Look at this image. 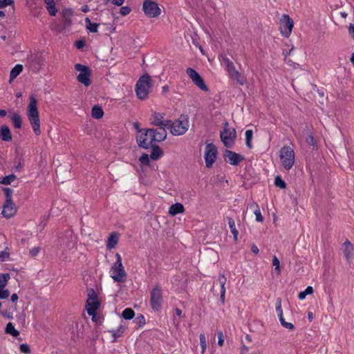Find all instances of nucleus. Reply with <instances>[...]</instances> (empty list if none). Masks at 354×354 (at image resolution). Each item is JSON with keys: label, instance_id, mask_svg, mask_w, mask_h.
<instances>
[{"label": "nucleus", "instance_id": "39448f33", "mask_svg": "<svg viewBox=\"0 0 354 354\" xmlns=\"http://www.w3.org/2000/svg\"><path fill=\"white\" fill-rule=\"evenodd\" d=\"M189 127V116L185 114H181L178 119L173 122L171 133L174 136L184 135L188 131Z\"/></svg>", "mask_w": 354, "mask_h": 354}, {"label": "nucleus", "instance_id": "f3484780", "mask_svg": "<svg viewBox=\"0 0 354 354\" xmlns=\"http://www.w3.org/2000/svg\"><path fill=\"white\" fill-rule=\"evenodd\" d=\"M60 239L66 247L68 248H73L77 242V237L71 230H66L65 234L61 236Z\"/></svg>", "mask_w": 354, "mask_h": 354}, {"label": "nucleus", "instance_id": "e2e57ef3", "mask_svg": "<svg viewBox=\"0 0 354 354\" xmlns=\"http://www.w3.org/2000/svg\"><path fill=\"white\" fill-rule=\"evenodd\" d=\"M348 32L350 35L354 38V24H350L348 27Z\"/></svg>", "mask_w": 354, "mask_h": 354}, {"label": "nucleus", "instance_id": "f8f14e48", "mask_svg": "<svg viewBox=\"0 0 354 354\" xmlns=\"http://www.w3.org/2000/svg\"><path fill=\"white\" fill-rule=\"evenodd\" d=\"M186 73L187 75L192 80L194 84L196 85L198 88L204 91H207L208 90L207 86L205 84L203 79L199 75V73L194 69L192 68H187L186 70Z\"/></svg>", "mask_w": 354, "mask_h": 354}, {"label": "nucleus", "instance_id": "7ed1b4c3", "mask_svg": "<svg viewBox=\"0 0 354 354\" xmlns=\"http://www.w3.org/2000/svg\"><path fill=\"white\" fill-rule=\"evenodd\" d=\"M116 261L112 266L110 270L111 277L114 281L123 283L127 279V273L124 270V266L122 263L121 256L117 253L115 254Z\"/></svg>", "mask_w": 354, "mask_h": 354}, {"label": "nucleus", "instance_id": "c03bdc74", "mask_svg": "<svg viewBox=\"0 0 354 354\" xmlns=\"http://www.w3.org/2000/svg\"><path fill=\"white\" fill-rule=\"evenodd\" d=\"M272 265L273 266H274L275 271L277 272L278 274H279L281 271L280 267V261L276 256H274L272 259Z\"/></svg>", "mask_w": 354, "mask_h": 354}, {"label": "nucleus", "instance_id": "412c9836", "mask_svg": "<svg viewBox=\"0 0 354 354\" xmlns=\"http://www.w3.org/2000/svg\"><path fill=\"white\" fill-rule=\"evenodd\" d=\"M150 147H151V152L150 154V158L153 160H158L163 155V151L161 148L156 145H151Z\"/></svg>", "mask_w": 354, "mask_h": 354}, {"label": "nucleus", "instance_id": "13d9d810", "mask_svg": "<svg viewBox=\"0 0 354 354\" xmlns=\"http://www.w3.org/2000/svg\"><path fill=\"white\" fill-rule=\"evenodd\" d=\"M40 251V248L38 247H35L32 249L30 250V254L32 257H35L38 254L39 252Z\"/></svg>", "mask_w": 354, "mask_h": 354}, {"label": "nucleus", "instance_id": "72a5a7b5", "mask_svg": "<svg viewBox=\"0 0 354 354\" xmlns=\"http://www.w3.org/2000/svg\"><path fill=\"white\" fill-rule=\"evenodd\" d=\"M230 77L236 80L240 85H243L246 82L245 77L243 75H241L238 71H236L234 74H232L230 75Z\"/></svg>", "mask_w": 354, "mask_h": 354}, {"label": "nucleus", "instance_id": "20e7f679", "mask_svg": "<svg viewBox=\"0 0 354 354\" xmlns=\"http://www.w3.org/2000/svg\"><path fill=\"white\" fill-rule=\"evenodd\" d=\"M151 77L145 75L140 77L136 85V92L138 97L140 100H145L149 95V90L151 87Z\"/></svg>", "mask_w": 354, "mask_h": 354}, {"label": "nucleus", "instance_id": "338daca9", "mask_svg": "<svg viewBox=\"0 0 354 354\" xmlns=\"http://www.w3.org/2000/svg\"><path fill=\"white\" fill-rule=\"evenodd\" d=\"M124 1V0H113L112 3L115 6H120L123 4Z\"/></svg>", "mask_w": 354, "mask_h": 354}, {"label": "nucleus", "instance_id": "a19ab883", "mask_svg": "<svg viewBox=\"0 0 354 354\" xmlns=\"http://www.w3.org/2000/svg\"><path fill=\"white\" fill-rule=\"evenodd\" d=\"M313 293V288L312 286H308L305 290L300 292L298 295V298L303 300L306 298L307 295Z\"/></svg>", "mask_w": 354, "mask_h": 354}, {"label": "nucleus", "instance_id": "864d4df0", "mask_svg": "<svg viewBox=\"0 0 354 354\" xmlns=\"http://www.w3.org/2000/svg\"><path fill=\"white\" fill-rule=\"evenodd\" d=\"M10 292L8 290H4V288H0V299H3L9 297Z\"/></svg>", "mask_w": 354, "mask_h": 354}, {"label": "nucleus", "instance_id": "cd10ccee", "mask_svg": "<svg viewBox=\"0 0 354 354\" xmlns=\"http://www.w3.org/2000/svg\"><path fill=\"white\" fill-rule=\"evenodd\" d=\"M63 20L64 23L70 26L72 24L71 17L73 15V11L71 8L64 9L62 12Z\"/></svg>", "mask_w": 354, "mask_h": 354}, {"label": "nucleus", "instance_id": "4468645a", "mask_svg": "<svg viewBox=\"0 0 354 354\" xmlns=\"http://www.w3.org/2000/svg\"><path fill=\"white\" fill-rule=\"evenodd\" d=\"M293 26V20L288 15H283L281 19L280 27L282 35L288 37L292 32Z\"/></svg>", "mask_w": 354, "mask_h": 354}, {"label": "nucleus", "instance_id": "8fccbe9b", "mask_svg": "<svg viewBox=\"0 0 354 354\" xmlns=\"http://www.w3.org/2000/svg\"><path fill=\"white\" fill-rule=\"evenodd\" d=\"M134 322H136V325L138 326H142L145 324V317L142 315H138L134 320Z\"/></svg>", "mask_w": 354, "mask_h": 354}, {"label": "nucleus", "instance_id": "0eeeda50", "mask_svg": "<svg viewBox=\"0 0 354 354\" xmlns=\"http://www.w3.org/2000/svg\"><path fill=\"white\" fill-rule=\"evenodd\" d=\"M279 157L283 167L290 170L295 164V152L290 146H283L280 151Z\"/></svg>", "mask_w": 354, "mask_h": 354}, {"label": "nucleus", "instance_id": "4d7b16f0", "mask_svg": "<svg viewBox=\"0 0 354 354\" xmlns=\"http://www.w3.org/2000/svg\"><path fill=\"white\" fill-rule=\"evenodd\" d=\"M226 69L229 73V75L230 76L232 74H234L237 70L235 68L234 64L232 63L230 64L229 66L226 67Z\"/></svg>", "mask_w": 354, "mask_h": 354}, {"label": "nucleus", "instance_id": "f704fd0d", "mask_svg": "<svg viewBox=\"0 0 354 354\" xmlns=\"http://www.w3.org/2000/svg\"><path fill=\"white\" fill-rule=\"evenodd\" d=\"M5 332L6 333L10 334L13 337H17L19 335V332L15 329L14 325L11 322L7 324Z\"/></svg>", "mask_w": 354, "mask_h": 354}, {"label": "nucleus", "instance_id": "9b49d317", "mask_svg": "<svg viewBox=\"0 0 354 354\" xmlns=\"http://www.w3.org/2000/svg\"><path fill=\"white\" fill-rule=\"evenodd\" d=\"M145 14L149 17H156L160 15L158 4L152 0H145L142 5Z\"/></svg>", "mask_w": 354, "mask_h": 354}, {"label": "nucleus", "instance_id": "79ce46f5", "mask_svg": "<svg viewBox=\"0 0 354 354\" xmlns=\"http://www.w3.org/2000/svg\"><path fill=\"white\" fill-rule=\"evenodd\" d=\"M274 185H275V186H277L281 189H285L286 187V182L281 178L280 176H277L275 177Z\"/></svg>", "mask_w": 354, "mask_h": 354}, {"label": "nucleus", "instance_id": "49530a36", "mask_svg": "<svg viewBox=\"0 0 354 354\" xmlns=\"http://www.w3.org/2000/svg\"><path fill=\"white\" fill-rule=\"evenodd\" d=\"M256 209L254 210V214L256 216V221L258 222H263V217L261 215L259 207L257 204H256Z\"/></svg>", "mask_w": 354, "mask_h": 354}, {"label": "nucleus", "instance_id": "7c9ffc66", "mask_svg": "<svg viewBox=\"0 0 354 354\" xmlns=\"http://www.w3.org/2000/svg\"><path fill=\"white\" fill-rule=\"evenodd\" d=\"M118 236L117 234L112 233L108 239V241H107V244H106L107 248L111 249V248H115V246L118 243Z\"/></svg>", "mask_w": 354, "mask_h": 354}, {"label": "nucleus", "instance_id": "09e8293b", "mask_svg": "<svg viewBox=\"0 0 354 354\" xmlns=\"http://www.w3.org/2000/svg\"><path fill=\"white\" fill-rule=\"evenodd\" d=\"M306 142L310 146H315L317 144V142L312 133H310L306 138Z\"/></svg>", "mask_w": 354, "mask_h": 354}, {"label": "nucleus", "instance_id": "4c0bfd02", "mask_svg": "<svg viewBox=\"0 0 354 354\" xmlns=\"http://www.w3.org/2000/svg\"><path fill=\"white\" fill-rule=\"evenodd\" d=\"M46 9L48 12H49L50 16H55L57 14V8L55 6V2L51 1L50 3H46Z\"/></svg>", "mask_w": 354, "mask_h": 354}, {"label": "nucleus", "instance_id": "2eb2a0df", "mask_svg": "<svg viewBox=\"0 0 354 354\" xmlns=\"http://www.w3.org/2000/svg\"><path fill=\"white\" fill-rule=\"evenodd\" d=\"M276 312L277 313L279 322L283 328L291 331L295 329L294 324L290 322H286L283 317V310L281 308V299L280 298L277 299Z\"/></svg>", "mask_w": 354, "mask_h": 354}, {"label": "nucleus", "instance_id": "58836bf2", "mask_svg": "<svg viewBox=\"0 0 354 354\" xmlns=\"http://www.w3.org/2000/svg\"><path fill=\"white\" fill-rule=\"evenodd\" d=\"M16 178L17 176L15 174L6 176L0 180V183L3 185H10Z\"/></svg>", "mask_w": 354, "mask_h": 354}, {"label": "nucleus", "instance_id": "a878e982", "mask_svg": "<svg viewBox=\"0 0 354 354\" xmlns=\"http://www.w3.org/2000/svg\"><path fill=\"white\" fill-rule=\"evenodd\" d=\"M227 220L228 222L229 227L230 228V231L233 235L234 240L235 242H236L238 240L239 232L236 228L235 222L232 218L229 216L227 217Z\"/></svg>", "mask_w": 354, "mask_h": 354}, {"label": "nucleus", "instance_id": "c756f323", "mask_svg": "<svg viewBox=\"0 0 354 354\" xmlns=\"http://www.w3.org/2000/svg\"><path fill=\"white\" fill-rule=\"evenodd\" d=\"M23 66L21 64H17L13 67L10 73V81L15 80L22 71Z\"/></svg>", "mask_w": 354, "mask_h": 354}, {"label": "nucleus", "instance_id": "6e6552de", "mask_svg": "<svg viewBox=\"0 0 354 354\" xmlns=\"http://www.w3.org/2000/svg\"><path fill=\"white\" fill-rule=\"evenodd\" d=\"M100 307V302L97 300V297L93 288L88 290V299L86 301V308L88 315L93 316V319L95 315L97 309Z\"/></svg>", "mask_w": 354, "mask_h": 354}, {"label": "nucleus", "instance_id": "3c124183", "mask_svg": "<svg viewBox=\"0 0 354 354\" xmlns=\"http://www.w3.org/2000/svg\"><path fill=\"white\" fill-rule=\"evenodd\" d=\"M160 126L164 127L165 129H166L167 128V129H170V130H171L173 127V122L170 120H165L163 119L162 122V124H160Z\"/></svg>", "mask_w": 354, "mask_h": 354}, {"label": "nucleus", "instance_id": "6e6d98bb", "mask_svg": "<svg viewBox=\"0 0 354 354\" xmlns=\"http://www.w3.org/2000/svg\"><path fill=\"white\" fill-rule=\"evenodd\" d=\"M217 336H218V344L220 346H222L223 345V343H224L223 335L222 331H218L217 332Z\"/></svg>", "mask_w": 354, "mask_h": 354}, {"label": "nucleus", "instance_id": "ddd939ff", "mask_svg": "<svg viewBox=\"0 0 354 354\" xmlns=\"http://www.w3.org/2000/svg\"><path fill=\"white\" fill-rule=\"evenodd\" d=\"M217 149L213 144H207L205 147V160L207 168H210L216 159Z\"/></svg>", "mask_w": 354, "mask_h": 354}, {"label": "nucleus", "instance_id": "e433bc0d", "mask_svg": "<svg viewBox=\"0 0 354 354\" xmlns=\"http://www.w3.org/2000/svg\"><path fill=\"white\" fill-rule=\"evenodd\" d=\"M245 145L249 148L251 149L252 147V140L253 137V131L251 129H248L245 133Z\"/></svg>", "mask_w": 354, "mask_h": 354}, {"label": "nucleus", "instance_id": "de8ad7c7", "mask_svg": "<svg viewBox=\"0 0 354 354\" xmlns=\"http://www.w3.org/2000/svg\"><path fill=\"white\" fill-rule=\"evenodd\" d=\"M142 165L149 166L150 164V160L149 156L147 153H143L139 158Z\"/></svg>", "mask_w": 354, "mask_h": 354}, {"label": "nucleus", "instance_id": "aec40b11", "mask_svg": "<svg viewBox=\"0 0 354 354\" xmlns=\"http://www.w3.org/2000/svg\"><path fill=\"white\" fill-rule=\"evenodd\" d=\"M218 281L219 283V285L221 286V292H220V301L221 302L224 304L225 301V284L227 281V278L223 274L219 273L218 277Z\"/></svg>", "mask_w": 354, "mask_h": 354}, {"label": "nucleus", "instance_id": "5fc2aeb1", "mask_svg": "<svg viewBox=\"0 0 354 354\" xmlns=\"http://www.w3.org/2000/svg\"><path fill=\"white\" fill-rule=\"evenodd\" d=\"M131 12V8L128 6H124L120 8V14L123 16L129 15Z\"/></svg>", "mask_w": 354, "mask_h": 354}, {"label": "nucleus", "instance_id": "b1692460", "mask_svg": "<svg viewBox=\"0 0 354 354\" xmlns=\"http://www.w3.org/2000/svg\"><path fill=\"white\" fill-rule=\"evenodd\" d=\"M353 246L351 243L346 240L343 244V252L347 260H348L353 253Z\"/></svg>", "mask_w": 354, "mask_h": 354}, {"label": "nucleus", "instance_id": "423d86ee", "mask_svg": "<svg viewBox=\"0 0 354 354\" xmlns=\"http://www.w3.org/2000/svg\"><path fill=\"white\" fill-rule=\"evenodd\" d=\"M220 137L225 147L232 148L235 142L236 131L234 128H229L228 122H225L223 130L220 132Z\"/></svg>", "mask_w": 354, "mask_h": 354}, {"label": "nucleus", "instance_id": "052dcab7", "mask_svg": "<svg viewBox=\"0 0 354 354\" xmlns=\"http://www.w3.org/2000/svg\"><path fill=\"white\" fill-rule=\"evenodd\" d=\"M248 351H249L248 347H247L245 345H243L240 349V354H248Z\"/></svg>", "mask_w": 354, "mask_h": 354}, {"label": "nucleus", "instance_id": "4be33fe9", "mask_svg": "<svg viewBox=\"0 0 354 354\" xmlns=\"http://www.w3.org/2000/svg\"><path fill=\"white\" fill-rule=\"evenodd\" d=\"M0 136L3 141L8 142L12 140V135L8 127L4 125L0 129Z\"/></svg>", "mask_w": 354, "mask_h": 354}, {"label": "nucleus", "instance_id": "c9c22d12", "mask_svg": "<svg viewBox=\"0 0 354 354\" xmlns=\"http://www.w3.org/2000/svg\"><path fill=\"white\" fill-rule=\"evenodd\" d=\"M134 315L135 313L133 310L130 308H125L122 313V317L127 320L133 319Z\"/></svg>", "mask_w": 354, "mask_h": 354}, {"label": "nucleus", "instance_id": "bb28decb", "mask_svg": "<svg viewBox=\"0 0 354 354\" xmlns=\"http://www.w3.org/2000/svg\"><path fill=\"white\" fill-rule=\"evenodd\" d=\"M164 116L160 113L153 112L152 118L150 119L151 124L155 126H160L162 124Z\"/></svg>", "mask_w": 354, "mask_h": 354}, {"label": "nucleus", "instance_id": "603ef678", "mask_svg": "<svg viewBox=\"0 0 354 354\" xmlns=\"http://www.w3.org/2000/svg\"><path fill=\"white\" fill-rule=\"evenodd\" d=\"M19 350L21 353L28 354L30 353V346L27 344H21L19 346Z\"/></svg>", "mask_w": 354, "mask_h": 354}, {"label": "nucleus", "instance_id": "0e129e2a", "mask_svg": "<svg viewBox=\"0 0 354 354\" xmlns=\"http://www.w3.org/2000/svg\"><path fill=\"white\" fill-rule=\"evenodd\" d=\"M251 251L255 254H257L259 252L258 247L255 244L252 245Z\"/></svg>", "mask_w": 354, "mask_h": 354}, {"label": "nucleus", "instance_id": "6ab92c4d", "mask_svg": "<svg viewBox=\"0 0 354 354\" xmlns=\"http://www.w3.org/2000/svg\"><path fill=\"white\" fill-rule=\"evenodd\" d=\"M17 212V208L12 201H5L3 206L2 214L6 218H11Z\"/></svg>", "mask_w": 354, "mask_h": 354}, {"label": "nucleus", "instance_id": "bf43d9fd", "mask_svg": "<svg viewBox=\"0 0 354 354\" xmlns=\"http://www.w3.org/2000/svg\"><path fill=\"white\" fill-rule=\"evenodd\" d=\"M85 45V43L82 40H78L75 41V46L78 49L82 48Z\"/></svg>", "mask_w": 354, "mask_h": 354}, {"label": "nucleus", "instance_id": "9d476101", "mask_svg": "<svg viewBox=\"0 0 354 354\" xmlns=\"http://www.w3.org/2000/svg\"><path fill=\"white\" fill-rule=\"evenodd\" d=\"M150 303L154 310H159L162 306V294L159 285H156L151 292Z\"/></svg>", "mask_w": 354, "mask_h": 354}, {"label": "nucleus", "instance_id": "f257e3e1", "mask_svg": "<svg viewBox=\"0 0 354 354\" xmlns=\"http://www.w3.org/2000/svg\"><path fill=\"white\" fill-rule=\"evenodd\" d=\"M156 129H144V133L136 136V141L140 147L149 149L154 142H162L167 138V131L164 127L158 126Z\"/></svg>", "mask_w": 354, "mask_h": 354}, {"label": "nucleus", "instance_id": "5701e85b", "mask_svg": "<svg viewBox=\"0 0 354 354\" xmlns=\"http://www.w3.org/2000/svg\"><path fill=\"white\" fill-rule=\"evenodd\" d=\"M185 211L184 206L179 203L171 205L169 207V213L171 216H175L178 214L183 213Z\"/></svg>", "mask_w": 354, "mask_h": 354}, {"label": "nucleus", "instance_id": "2f4dec72", "mask_svg": "<svg viewBox=\"0 0 354 354\" xmlns=\"http://www.w3.org/2000/svg\"><path fill=\"white\" fill-rule=\"evenodd\" d=\"M86 27L91 32H97L99 24L92 23L89 18L85 19Z\"/></svg>", "mask_w": 354, "mask_h": 354}, {"label": "nucleus", "instance_id": "680f3d73", "mask_svg": "<svg viewBox=\"0 0 354 354\" xmlns=\"http://www.w3.org/2000/svg\"><path fill=\"white\" fill-rule=\"evenodd\" d=\"M222 59H223V62H224V64H225L226 67L229 66L230 64L233 63L232 61L230 60L229 58H227L226 57H222Z\"/></svg>", "mask_w": 354, "mask_h": 354}, {"label": "nucleus", "instance_id": "dca6fc26", "mask_svg": "<svg viewBox=\"0 0 354 354\" xmlns=\"http://www.w3.org/2000/svg\"><path fill=\"white\" fill-rule=\"evenodd\" d=\"M223 156L225 160L232 165H237L244 160L242 155L228 149H225Z\"/></svg>", "mask_w": 354, "mask_h": 354}, {"label": "nucleus", "instance_id": "a211bd4d", "mask_svg": "<svg viewBox=\"0 0 354 354\" xmlns=\"http://www.w3.org/2000/svg\"><path fill=\"white\" fill-rule=\"evenodd\" d=\"M26 6L30 9L32 15L34 17H39L43 10L39 0H26Z\"/></svg>", "mask_w": 354, "mask_h": 354}, {"label": "nucleus", "instance_id": "c85d7f7f", "mask_svg": "<svg viewBox=\"0 0 354 354\" xmlns=\"http://www.w3.org/2000/svg\"><path fill=\"white\" fill-rule=\"evenodd\" d=\"M91 115L95 119H100L104 115V111L99 105H95L91 110Z\"/></svg>", "mask_w": 354, "mask_h": 354}, {"label": "nucleus", "instance_id": "1a4fd4ad", "mask_svg": "<svg viewBox=\"0 0 354 354\" xmlns=\"http://www.w3.org/2000/svg\"><path fill=\"white\" fill-rule=\"evenodd\" d=\"M75 68L76 71H80V73L77 77L78 82L83 84L85 86H90L91 83L90 80L91 71L90 68L85 65L76 64L75 65Z\"/></svg>", "mask_w": 354, "mask_h": 354}, {"label": "nucleus", "instance_id": "ea45409f", "mask_svg": "<svg viewBox=\"0 0 354 354\" xmlns=\"http://www.w3.org/2000/svg\"><path fill=\"white\" fill-rule=\"evenodd\" d=\"M10 278V274L8 273L0 274V288H4L6 286Z\"/></svg>", "mask_w": 354, "mask_h": 354}, {"label": "nucleus", "instance_id": "774afa93", "mask_svg": "<svg viewBox=\"0 0 354 354\" xmlns=\"http://www.w3.org/2000/svg\"><path fill=\"white\" fill-rule=\"evenodd\" d=\"M81 10L83 12H87L89 11V8L87 5H85V6H83L81 8Z\"/></svg>", "mask_w": 354, "mask_h": 354}, {"label": "nucleus", "instance_id": "f03ea898", "mask_svg": "<svg viewBox=\"0 0 354 354\" xmlns=\"http://www.w3.org/2000/svg\"><path fill=\"white\" fill-rule=\"evenodd\" d=\"M27 109V116L36 136L41 134L40 120L37 109V100L33 95L30 96Z\"/></svg>", "mask_w": 354, "mask_h": 354}, {"label": "nucleus", "instance_id": "69168bd1", "mask_svg": "<svg viewBox=\"0 0 354 354\" xmlns=\"http://www.w3.org/2000/svg\"><path fill=\"white\" fill-rule=\"evenodd\" d=\"M15 2L13 0H6L5 3H3V8L7 6H14Z\"/></svg>", "mask_w": 354, "mask_h": 354}, {"label": "nucleus", "instance_id": "a18cd8bd", "mask_svg": "<svg viewBox=\"0 0 354 354\" xmlns=\"http://www.w3.org/2000/svg\"><path fill=\"white\" fill-rule=\"evenodd\" d=\"M3 190L6 196V201H12V196L13 194V190L9 187H3Z\"/></svg>", "mask_w": 354, "mask_h": 354}, {"label": "nucleus", "instance_id": "473e14b6", "mask_svg": "<svg viewBox=\"0 0 354 354\" xmlns=\"http://www.w3.org/2000/svg\"><path fill=\"white\" fill-rule=\"evenodd\" d=\"M125 329L126 328L124 326L120 325L116 330H112L109 331L111 333L112 337H113V342H115L117 338L122 335Z\"/></svg>", "mask_w": 354, "mask_h": 354}, {"label": "nucleus", "instance_id": "393cba45", "mask_svg": "<svg viewBox=\"0 0 354 354\" xmlns=\"http://www.w3.org/2000/svg\"><path fill=\"white\" fill-rule=\"evenodd\" d=\"M10 118L12 122L13 126L15 129L21 128L22 119L21 115L17 113H12L10 115Z\"/></svg>", "mask_w": 354, "mask_h": 354}, {"label": "nucleus", "instance_id": "37998d69", "mask_svg": "<svg viewBox=\"0 0 354 354\" xmlns=\"http://www.w3.org/2000/svg\"><path fill=\"white\" fill-rule=\"evenodd\" d=\"M199 339H200V344L202 348L201 353L204 354L207 346H206V338L204 333H201L199 335Z\"/></svg>", "mask_w": 354, "mask_h": 354}]
</instances>
